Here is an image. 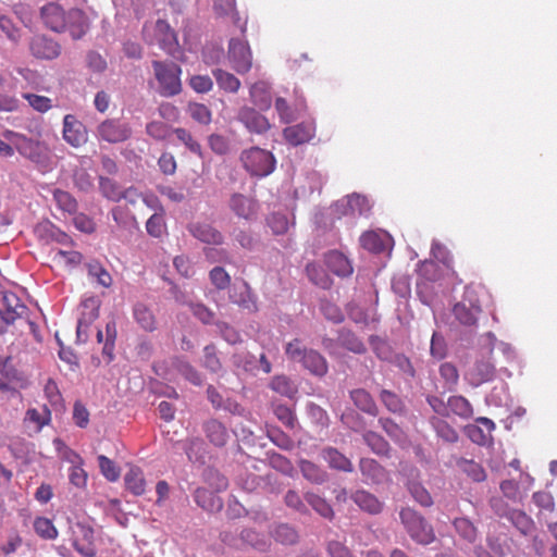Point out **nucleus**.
I'll return each instance as SVG.
<instances>
[{
  "label": "nucleus",
  "mask_w": 557,
  "mask_h": 557,
  "mask_svg": "<svg viewBox=\"0 0 557 557\" xmlns=\"http://www.w3.org/2000/svg\"><path fill=\"white\" fill-rule=\"evenodd\" d=\"M3 136L14 146L16 151L22 157L29 160L38 171L45 173L52 169V158L46 144L9 129L3 133Z\"/></svg>",
  "instance_id": "nucleus-1"
},
{
  "label": "nucleus",
  "mask_w": 557,
  "mask_h": 557,
  "mask_svg": "<svg viewBox=\"0 0 557 557\" xmlns=\"http://www.w3.org/2000/svg\"><path fill=\"white\" fill-rule=\"evenodd\" d=\"M285 354L290 360L299 362L317 377H323L329 372V363L325 357L318 350L304 347L297 338L286 345Z\"/></svg>",
  "instance_id": "nucleus-2"
},
{
  "label": "nucleus",
  "mask_w": 557,
  "mask_h": 557,
  "mask_svg": "<svg viewBox=\"0 0 557 557\" xmlns=\"http://www.w3.org/2000/svg\"><path fill=\"white\" fill-rule=\"evenodd\" d=\"M154 77L159 84L160 96L170 98L182 91V69L173 61H152Z\"/></svg>",
  "instance_id": "nucleus-3"
},
{
  "label": "nucleus",
  "mask_w": 557,
  "mask_h": 557,
  "mask_svg": "<svg viewBox=\"0 0 557 557\" xmlns=\"http://www.w3.org/2000/svg\"><path fill=\"white\" fill-rule=\"evenodd\" d=\"M399 519L407 533L418 544L429 545L435 540V533L426 519L411 507H404L399 511Z\"/></svg>",
  "instance_id": "nucleus-4"
},
{
  "label": "nucleus",
  "mask_w": 557,
  "mask_h": 557,
  "mask_svg": "<svg viewBox=\"0 0 557 557\" xmlns=\"http://www.w3.org/2000/svg\"><path fill=\"white\" fill-rule=\"evenodd\" d=\"M239 161L250 175L258 177L270 175L276 165V160L272 152L260 147H250L243 150Z\"/></svg>",
  "instance_id": "nucleus-5"
},
{
  "label": "nucleus",
  "mask_w": 557,
  "mask_h": 557,
  "mask_svg": "<svg viewBox=\"0 0 557 557\" xmlns=\"http://www.w3.org/2000/svg\"><path fill=\"white\" fill-rule=\"evenodd\" d=\"M96 137L109 144H121L132 137L129 123L121 119H106L96 128Z\"/></svg>",
  "instance_id": "nucleus-6"
},
{
  "label": "nucleus",
  "mask_w": 557,
  "mask_h": 557,
  "mask_svg": "<svg viewBox=\"0 0 557 557\" xmlns=\"http://www.w3.org/2000/svg\"><path fill=\"white\" fill-rule=\"evenodd\" d=\"M453 313L460 324L473 326L481 313L480 301L473 290L467 288L462 299L453 308Z\"/></svg>",
  "instance_id": "nucleus-7"
},
{
  "label": "nucleus",
  "mask_w": 557,
  "mask_h": 557,
  "mask_svg": "<svg viewBox=\"0 0 557 557\" xmlns=\"http://www.w3.org/2000/svg\"><path fill=\"white\" fill-rule=\"evenodd\" d=\"M236 119L245 128L252 134L262 135L270 128L269 120L261 113L259 109L249 106H243L238 109Z\"/></svg>",
  "instance_id": "nucleus-8"
},
{
  "label": "nucleus",
  "mask_w": 557,
  "mask_h": 557,
  "mask_svg": "<svg viewBox=\"0 0 557 557\" xmlns=\"http://www.w3.org/2000/svg\"><path fill=\"white\" fill-rule=\"evenodd\" d=\"M228 59L237 73H247L252 65L249 45L244 40L232 38L228 44Z\"/></svg>",
  "instance_id": "nucleus-9"
},
{
  "label": "nucleus",
  "mask_w": 557,
  "mask_h": 557,
  "mask_svg": "<svg viewBox=\"0 0 557 557\" xmlns=\"http://www.w3.org/2000/svg\"><path fill=\"white\" fill-rule=\"evenodd\" d=\"M228 299L232 304L237 305L240 309L248 313L258 311L257 295L253 294L251 287L246 281L234 284L228 289Z\"/></svg>",
  "instance_id": "nucleus-10"
},
{
  "label": "nucleus",
  "mask_w": 557,
  "mask_h": 557,
  "mask_svg": "<svg viewBox=\"0 0 557 557\" xmlns=\"http://www.w3.org/2000/svg\"><path fill=\"white\" fill-rule=\"evenodd\" d=\"M201 430L208 442L215 448H223L231 440V431L220 420L210 418L202 422Z\"/></svg>",
  "instance_id": "nucleus-11"
},
{
  "label": "nucleus",
  "mask_w": 557,
  "mask_h": 557,
  "mask_svg": "<svg viewBox=\"0 0 557 557\" xmlns=\"http://www.w3.org/2000/svg\"><path fill=\"white\" fill-rule=\"evenodd\" d=\"M29 50L37 59L53 60L61 53V45L46 35H35L29 42Z\"/></svg>",
  "instance_id": "nucleus-12"
},
{
  "label": "nucleus",
  "mask_w": 557,
  "mask_h": 557,
  "mask_svg": "<svg viewBox=\"0 0 557 557\" xmlns=\"http://www.w3.org/2000/svg\"><path fill=\"white\" fill-rule=\"evenodd\" d=\"M228 207L235 215L247 221L253 220L258 211L257 201L239 193L231 195Z\"/></svg>",
  "instance_id": "nucleus-13"
},
{
  "label": "nucleus",
  "mask_w": 557,
  "mask_h": 557,
  "mask_svg": "<svg viewBox=\"0 0 557 557\" xmlns=\"http://www.w3.org/2000/svg\"><path fill=\"white\" fill-rule=\"evenodd\" d=\"M496 374L495 366L488 360H476L473 367L466 373V380L473 387L494 380Z\"/></svg>",
  "instance_id": "nucleus-14"
},
{
  "label": "nucleus",
  "mask_w": 557,
  "mask_h": 557,
  "mask_svg": "<svg viewBox=\"0 0 557 557\" xmlns=\"http://www.w3.org/2000/svg\"><path fill=\"white\" fill-rule=\"evenodd\" d=\"M349 498L359 507L360 510L372 516L380 515L384 509V503L364 488H358L350 492Z\"/></svg>",
  "instance_id": "nucleus-15"
},
{
  "label": "nucleus",
  "mask_w": 557,
  "mask_h": 557,
  "mask_svg": "<svg viewBox=\"0 0 557 557\" xmlns=\"http://www.w3.org/2000/svg\"><path fill=\"white\" fill-rule=\"evenodd\" d=\"M187 228L195 238L205 244L219 246L224 242L223 234L210 223L193 222L188 224Z\"/></svg>",
  "instance_id": "nucleus-16"
},
{
  "label": "nucleus",
  "mask_w": 557,
  "mask_h": 557,
  "mask_svg": "<svg viewBox=\"0 0 557 557\" xmlns=\"http://www.w3.org/2000/svg\"><path fill=\"white\" fill-rule=\"evenodd\" d=\"M3 309L0 308V318L7 325L13 324L27 312V307L14 293H3Z\"/></svg>",
  "instance_id": "nucleus-17"
},
{
  "label": "nucleus",
  "mask_w": 557,
  "mask_h": 557,
  "mask_svg": "<svg viewBox=\"0 0 557 557\" xmlns=\"http://www.w3.org/2000/svg\"><path fill=\"white\" fill-rule=\"evenodd\" d=\"M44 24L53 32L61 33L66 27V13L57 3H48L40 9Z\"/></svg>",
  "instance_id": "nucleus-18"
},
{
  "label": "nucleus",
  "mask_w": 557,
  "mask_h": 557,
  "mask_svg": "<svg viewBox=\"0 0 557 557\" xmlns=\"http://www.w3.org/2000/svg\"><path fill=\"white\" fill-rule=\"evenodd\" d=\"M63 138L73 147H79L87 140L85 126L72 114L63 119Z\"/></svg>",
  "instance_id": "nucleus-19"
},
{
  "label": "nucleus",
  "mask_w": 557,
  "mask_h": 557,
  "mask_svg": "<svg viewBox=\"0 0 557 557\" xmlns=\"http://www.w3.org/2000/svg\"><path fill=\"white\" fill-rule=\"evenodd\" d=\"M315 127L311 122H301L296 125L287 126L283 131V136L287 143L293 146H299L308 143L314 136Z\"/></svg>",
  "instance_id": "nucleus-20"
},
{
  "label": "nucleus",
  "mask_w": 557,
  "mask_h": 557,
  "mask_svg": "<svg viewBox=\"0 0 557 557\" xmlns=\"http://www.w3.org/2000/svg\"><path fill=\"white\" fill-rule=\"evenodd\" d=\"M320 457L333 470L346 473H351L354 471V465L351 460L335 447H323L320 451Z\"/></svg>",
  "instance_id": "nucleus-21"
},
{
  "label": "nucleus",
  "mask_w": 557,
  "mask_h": 557,
  "mask_svg": "<svg viewBox=\"0 0 557 557\" xmlns=\"http://www.w3.org/2000/svg\"><path fill=\"white\" fill-rule=\"evenodd\" d=\"M349 398L355 405V407L362 411L363 413L377 417L379 416V407L373 398V396L364 388H354L349 391Z\"/></svg>",
  "instance_id": "nucleus-22"
},
{
  "label": "nucleus",
  "mask_w": 557,
  "mask_h": 557,
  "mask_svg": "<svg viewBox=\"0 0 557 557\" xmlns=\"http://www.w3.org/2000/svg\"><path fill=\"white\" fill-rule=\"evenodd\" d=\"M326 267L337 276L347 277L352 274L349 259L338 250H331L324 256Z\"/></svg>",
  "instance_id": "nucleus-23"
},
{
  "label": "nucleus",
  "mask_w": 557,
  "mask_h": 557,
  "mask_svg": "<svg viewBox=\"0 0 557 557\" xmlns=\"http://www.w3.org/2000/svg\"><path fill=\"white\" fill-rule=\"evenodd\" d=\"M74 40L81 39L89 29L88 18L79 9H72L66 13V27Z\"/></svg>",
  "instance_id": "nucleus-24"
},
{
  "label": "nucleus",
  "mask_w": 557,
  "mask_h": 557,
  "mask_svg": "<svg viewBox=\"0 0 557 557\" xmlns=\"http://www.w3.org/2000/svg\"><path fill=\"white\" fill-rule=\"evenodd\" d=\"M193 497L195 503L207 512H220L223 508L222 498L205 487H197Z\"/></svg>",
  "instance_id": "nucleus-25"
},
{
  "label": "nucleus",
  "mask_w": 557,
  "mask_h": 557,
  "mask_svg": "<svg viewBox=\"0 0 557 557\" xmlns=\"http://www.w3.org/2000/svg\"><path fill=\"white\" fill-rule=\"evenodd\" d=\"M359 470L366 483L381 484L386 476L385 468L372 458H361Z\"/></svg>",
  "instance_id": "nucleus-26"
},
{
  "label": "nucleus",
  "mask_w": 557,
  "mask_h": 557,
  "mask_svg": "<svg viewBox=\"0 0 557 557\" xmlns=\"http://www.w3.org/2000/svg\"><path fill=\"white\" fill-rule=\"evenodd\" d=\"M360 245L366 250L373 253H382L389 248L392 238L386 234H379L373 231L363 233L360 236Z\"/></svg>",
  "instance_id": "nucleus-27"
},
{
  "label": "nucleus",
  "mask_w": 557,
  "mask_h": 557,
  "mask_svg": "<svg viewBox=\"0 0 557 557\" xmlns=\"http://www.w3.org/2000/svg\"><path fill=\"white\" fill-rule=\"evenodd\" d=\"M337 343L338 346L356 355L367 352V346L363 341L350 329L341 327L337 330Z\"/></svg>",
  "instance_id": "nucleus-28"
},
{
  "label": "nucleus",
  "mask_w": 557,
  "mask_h": 557,
  "mask_svg": "<svg viewBox=\"0 0 557 557\" xmlns=\"http://www.w3.org/2000/svg\"><path fill=\"white\" fill-rule=\"evenodd\" d=\"M362 441L376 456L391 458L392 446L380 433L371 430L364 431L362 433Z\"/></svg>",
  "instance_id": "nucleus-29"
},
{
  "label": "nucleus",
  "mask_w": 557,
  "mask_h": 557,
  "mask_svg": "<svg viewBox=\"0 0 557 557\" xmlns=\"http://www.w3.org/2000/svg\"><path fill=\"white\" fill-rule=\"evenodd\" d=\"M183 449L193 463L205 465L208 456L207 444L198 436L187 438L183 444Z\"/></svg>",
  "instance_id": "nucleus-30"
},
{
  "label": "nucleus",
  "mask_w": 557,
  "mask_h": 557,
  "mask_svg": "<svg viewBox=\"0 0 557 557\" xmlns=\"http://www.w3.org/2000/svg\"><path fill=\"white\" fill-rule=\"evenodd\" d=\"M250 100L252 104L260 111H267L272 106V97L270 92V86L265 82H257L251 85Z\"/></svg>",
  "instance_id": "nucleus-31"
},
{
  "label": "nucleus",
  "mask_w": 557,
  "mask_h": 557,
  "mask_svg": "<svg viewBox=\"0 0 557 557\" xmlns=\"http://www.w3.org/2000/svg\"><path fill=\"white\" fill-rule=\"evenodd\" d=\"M507 520L525 537L532 536L536 531L534 520L521 509L515 508Z\"/></svg>",
  "instance_id": "nucleus-32"
},
{
  "label": "nucleus",
  "mask_w": 557,
  "mask_h": 557,
  "mask_svg": "<svg viewBox=\"0 0 557 557\" xmlns=\"http://www.w3.org/2000/svg\"><path fill=\"white\" fill-rule=\"evenodd\" d=\"M379 399L388 412L400 417L406 416V404L395 392L382 388L379 393Z\"/></svg>",
  "instance_id": "nucleus-33"
},
{
  "label": "nucleus",
  "mask_w": 557,
  "mask_h": 557,
  "mask_svg": "<svg viewBox=\"0 0 557 557\" xmlns=\"http://www.w3.org/2000/svg\"><path fill=\"white\" fill-rule=\"evenodd\" d=\"M429 423L435 432L436 436L443 442L455 444L459 441L458 432L444 419L432 416L429 418Z\"/></svg>",
  "instance_id": "nucleus-34"
},
{
  "label": "nucleus",
  "mask_w": 557,
  "mask_h": 557,
  "mask_svg": "<svg viewBox=\"0 0 557 557\" xmlns=\"http://www.w3.org/2000/svg\"><path fill=\"white\" fill-rule=\"evenodd\" d=\"M454 459L456 467L473 482L480 483L486 480V472L479 462L463 457H454Z\"/></svg>",
  "instance_id": "nucleus-35"
},
{
  "label": "nucleus",
  "mask_w": 557,
  "mask_h": 557,
  "mask_svg": "<svg viewBox=\"0 0 557 557\" xmlns=\"http://www.w3.org/2000/svg\"><path fill=\"white\" fill-rule=\"evenodd\" d=\"M270 535L282 545H295L298 543L297 530L288 523H276L271 527Z\"/></svg>",
  "instance_id": "nucleus-36"
},
{
  "label": "nucleus",
  "mask_w": 557,
  "mask_h": 557,
  "mask_svg": "<svg viewBox=\"0 0 557 557\" xmlns=\"http://www.w3.org/2000/svg\"><path fill=\"white\" fill-rule=\"evenodd\" d=\"M299 469L302 476L312 484H323L329 481V473L314 462L301 459Z\"/></svg>",
  "instance_id": "nucleus-37"
},
{
  "label": "nucleus",
  "mask_w": 557,
  "mask_h": 557,
  "mask_svg": "<svg viewBox=\"0 0 557 557\" xmlns=\"http://www.w3.org/2000/svg\"><path fill=\"white\" fill-rule=\"evenodd\" d=\"M449 416L455 414L462 420H469L473 417V407L470 401L461 395L448 397Z\"/></svg>",
  "instance_id": "nucleus-38"
},
{
  "label": "nucleus",
  "mask_w": 557,
  "mask_h": 557,
  "mask_svg": "<svg viewBox=\"0 0 557 557\" xmlns=\"http://www.w3.org/2000/svg\"><path fill=\"white\" fill-rule=\"evenodd\" d=\"M453 525L458 536L467 543L473 544L476 541L479 532L470 519L466 517L455 518Z\"/></svg>",
  "instance_id": "nucleus-39"
},
{
  "label": "nucleus",
  "mask_w": 557,
  "mask_h": 557,
  "mask_svg": "<svg viewBox=\"0 0 557 557\" xmlns=\"http://www.w3.org/2000/svg\"><path fill=\"white\" fill-rule=\"evenodd\" d=\"M124 482L127 491L135 496H140L145 493L146 480L143 471L138 467H132L126 472Z\"/></svg>",
  "instance_id": "nucleus-40"
},
{
  "label": "nucleus",
  "mask_w": 557,
  "mask_h": 557,
  "mask_svg": "<svg viewBox=\"0 0 557 557\" xmlns=\"http://www.w3.org/2000/svg\"><path fill=\"white\" fill-rule=\"evenodd\" d=\"M231 237L240 248L248 251L257 249L260 244L259 238L251 231L240 227H234Z\"/></svg>",
  "instance_id": "nucleus-41"
},
{
  "label": "nucleus",
  "mask_w": 557,
  "mask_h": 557,
  "mask_svg": "<svg viewBox=\"0 0 557 557\" xmlns=\"http://www.w3.org/2000/svg\"><path fill=\"white\" fill-rule=\"evenodd\" d=\"M133 317L141 329L148 332L156 330V318L152 311L141 302H137L133 308Z\"/></svg>",
  "instance_id": "nucleus-42"
},
{
  "label": "nucleus",
  "mask_w": 557,
  "mask_h": 557,
  "mask_svg": "<svg viewBox=\"0 0 557 557\" xmlns=\"http://www.w3.org/2000/svg\"><path fill=\"white\" fill-rule=\"evenodd\" d=\"M306 503L321 517L332 520L334 518V510L332 506L321 496L313 492H307L305 494Z\"/></svg>",
  "instance_id": "nucleus-43"
},
{
  "label": "nucleus",
  "mask_w": 557,
  "mask_h": 557,
  "mask_svg": "<svg viewBox=\"0 0 557 557\" xmlns=\"http://www.w3.org/2000/svg\"><path fill=\"white\" fill-rule=\"evenodd\" d=\"M407 490L411 497L422 507L429 508L434 504L430 492L420 481L409 480L407 482Z\"/></svg>",
  "instance_id": "nucleus-44"
},
{
  "label": "nucleus",
  "mask_w": 557,
  "mask_h": 557,
  "mask_svg": "<svg viewBox=\"0 0 557 557\" xmlns=\"http://www.w3.org/2000/svg\"><path fill=\"white\" fill-rule=\"evenodd\" d=\"M369 344L371 346L372 351L374 352L375 357L380 359L381 361H387L389 362L392 358L394 357V351L392 346L388 344V342L379 336V335H370Z\"/></svg>",
  "instance_id": "nucleus-45"
},
{
  "label": "nucleus",
  "mask_w": 557,
  "mask_h": 557,
  "mask_svg": "<svg viewBox=\"0 0 557 557\" xmlns=\"http://www.w3.org/2000/svg\"><path fill=\"white\" fill-rule=\"evenodd\" d=\"M100 299L96 296L85 298L81 304V317L83 324H91L99 317Z\"/></svg>",
  "instance_id": "nucleus-46"
},
{
  "label": "nucleus",
  "mask_w": 557,
  "mask_h": 557,
  "mask_svg": "<svg viewBox=\"0 0 557 557\" xmlns=\"http://www.w3.org/2000/svg\"><path fill=\"white\" fill-rule=\"evenodd\" d=\"M231 360L232 364L236 369H240L245 372H253L258 370L257 357L249 351H237L232 356Z\"/></svg>",
  "instance_id": "nucleus-47"
},
{
  "label": "nucleus",
  "mask_w": 557,
  "mask_h": 557,
  "mask_svg": "<svg viewBox=\"0 0 557 557\" xmlns=\"http://www.w3.org/2000/svg\"><path fill=\"white\" fill-rule=\"evenodd\" d=\"M267 455H268L269 465L274 470H276L287 476L294 475L295 468L288 458H286L285 456H283L278 453H275V451H268Z\"/></svg>",
  "instance_id": "nucleus-48"
},
{
  "label": "nucleus",
  "mask_w": 557,
  "mask_h": 557,
  "mask_svg": "<svg viewBox=\"0 0 557 557\" xmlns=\"http://www.w3.org/2000/svg\"><path fill=\"white\" fill-rule=\"evenodd\" d=\"M379 425L385 434L395 443H401L405 438V432L398 423L389 417H380L377 419Z\"/></svg>",
  "instance_id": "nucleus-49"
},
{
  "label": "nucleus",
  "mask_w": 557,
  "mask_h": 557,
  "mask_svg": "<svg viewBox=\"0 0 557 557\" xmlns=\"http://www.w3.org/2000/svg\"><path fill=\"white\" fill-rule=\"evenodd\" d=\"M213 76L220 88L228 92H236L239 89L240 82L233 74L221 69L213 70Z\"/></svg>",
  "instance_id": "nucleus-50"
},
{
  "label": "nucleus",
  "mask_w": 557,
  "mask_h": 557,
  "mask_svg": "<svg viewBox=\"0 0 557 557\" xmlns=\"http://www.w3.org/2000/svg\"><path fill=\"white\" fill-rule=\"evenodd\" d=\"M88 276L96 280L97 283L103 287L112 285V277L110 273L98 261L87 263Z\"/></svg>",
  "instance_id": "nucleus-51"
},
{
  "label": "nucleus",
  "mask_w": 557,
  "mask_h": 557,
  "mask_svg": "<svg viewBox=\"0 0 557 557\" xmlns=\"http://www.w3.org/2000/svg\"><path fill=\"white\" fill-rule=\"evenodd\" d=\"M99 189L103 197L111 201H120L121 200V186L109 177H99Z\"/></svg>",
  "instance_id": "nucleus-52"
},
{
  "label": "nucleus",
  "mask_w": 557,
  "mask_h": 557,
  "mask_svg": "<svg viewBox=\"0 0 557 557\" xmlns=\"http://www.w3.org/2000/svg\"><path fill=\"white\" fill-rule=\"evenodd\" d=\"M53 199L55 200L58 207L64 212L71 214L76 213L78 209V203L69 191L55 189L53 191Z\"/></svg>",
  "instance_id": "nucleus-53"
},
{
  "label": "nucleus",
  "mask_w": 557,
  "mask_h": 557,
  "mask_svg": "<svg viewBox=\"0 0 557 557\" xmlns=\"http://www.w3.org/2000/svg\"><path fill=\"white\" fill-rule=\"evenodd\" d=\"M306 412L312 423L322 428L329 426L330 417L321 406L310 401L306 405Z\"/></svg>",
  "instance_id": "nucleus-54"
},
{
  "label": "nucleus",
  "mask_w": 557,
  "mask_h": 557,
  "mask_svg": "<svg viewBox=\"0 0 557 557\" xmlns=\"http://www.w3.org/2000/svg\"><path fill=\"white\" fill-rule=\"evenodd\" d=\"M284 503L288 508L297 511L300 515L307 516L310 513L307 506L308 504L306 503L305 498L302 499L299 493L294 490H288L285 493Z\"/></svg>",
  "instance_id": "nucleus-55"
},
{
  "label": "nucleus",
  "mask_w": 557,
  "mask_h": 557,
  "mask_svg": "<svg viewBox=\"0 0 557 557\" xmlns=\"http://www.w3.org/2000/svg\"><path fill=\"white\" fill-rule=\"evenodd\" d=\"M306 273L309 280L321 288H329L331 285V278L324 272V270L315 264L309 263L306 267Z\"/></svg>",
  "instance_id": "nucleus-56"
},
{
  "label": "nucleus",
  "mask_w": 557,
  "mask_h": 557,
  "mask_svg": "<svg viewBox=\"0 0 557 557\" xmlns=\"http://www.w3.org/2000/svg\"><path fill=\"white\" fill-rule=\"evenodd\" d=\"M35 532L42 539L54 540L58 536V530L48 518L38 517L34 521Z\"/></svg>",
  "instance_id": "nucleus-57"
},
{
  "label": "nucleus",
  "mask_w": 557,
  "mask_h": 557,
  "mask_svg": "<svg viewBox=\"0 0 557 557\" xmlns=\"http://www.w3.org/2000/svg\"><path fill=\"white\" fill-rule=\"evenodd\" d=\"M189 309L195 318L202 324L211 325L216 323L214 312L201 302H189Z\"/></svg>",
  "instance_id": "nucleus-58"
},
{
  "label": "nucleus",
  "mask_w": 557,
  "mask_h": 557,
  "mask_svg": "<svg viewBox=\"0 0 557 557\" xmlns=\"http://www.w3.org/2000/svg\"><path fill=\"white\" fill-rule=\"evenodd\" d=\"M215 327L220 336L228 344L236 345L242 343L243 339L240 333L227 322L216 321Z\"/></svg>",
  "instance_id": "nucleus-59"
},
{
  "label": "nucleus",
  "mask_w": 557,
  "mask_h": 557,
  "mask_svg": "<svg viewBox=\"0 0 557 557\" xmlns=\"http://www.w3.org/2000/svg\"><path fill=\"white\" fill-rule=\"evenodd\" d=\"M202 366L213 373H216L222 369V363L216 355V347L214 344L205 346Z\"/></svg>",
  "instance_id": "nucleus-60"
},
{
  "label": "nucleus",
  "mask_w": 557,
  "mask_h": 557,
  "mask_svg": "<svg viewBox=\"0 0 557 557\" xmlns=\"http://www.w3.org/2000/svg\"><path fill=\"white\" fill-rule=\"evenodd\" d=\"M172 132L176 135L177 139L182 144H184L187 149H189V151H191L193 153H195L199 157H202L201 146L197 140L194 139L190 132H188L187 129H185L183 127L174 128V129H172Z\"/></svg>",
  "instance_id": "nucleus-61"
},
{
  "label": "nucleus",
  "mask_w": 557,
  "mask_h": 557,
  "mask_svg": "<svg viewBox=\"0 0 557 557\" xmlns=\"http://www.w3.org/2000/svg\"><path fill=\"white\" fill-rule=\"evenodd\" d=\"M275 110L282 123L288 124L298 117V110L292 108L282 97L275 99Z\"/></svg>",
  "instance_id": "nucleus-62"
},
{
  "label": "nucleus",
  "mask_w": 557,
  "mask_h": 557,
  "mask_svg": "<svg viewBox=\"0 0 557 557\" xmlns=\"http://www.w3.org/2000/svg\"><path fill=\"white\" fill-rule=\"evenodd\" d=\"M345 205L351 208L350 214H364L368 211H370V205L366 196L360 194H351L349 196H346Z\"/></svg>",
  "instance_id": "nucleus-63"
},
{
  "label": "nucleus",
  "mask_w": 557,
  "mask_h": 557,
  "mask_svg": "<svg viewBox=\"0 0 557 557\" xmlns=\"http://www.w3.org/2000/svg\"><path fill=\"white\" fill-rule=\"evenodd\" d=\"M98 465L103 476L114 482L120 478V469L114 461L103 455L98 456Z\"/></svg>",
  "instance_id": "nucleus-64"
}]
</instances>
